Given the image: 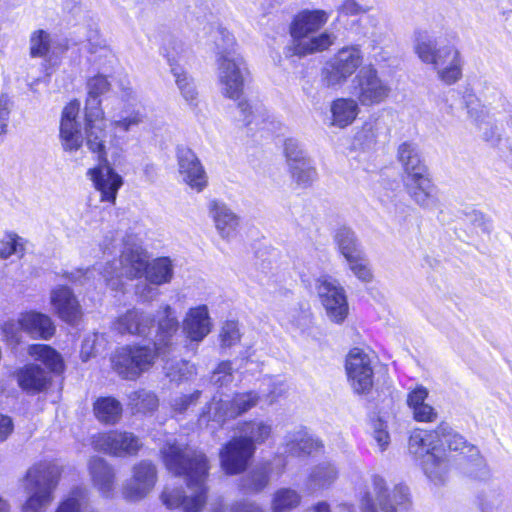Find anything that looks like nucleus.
Instances as JSON below:
<instances>
[{
    "label": "nucleus",
    "mask_w": 512,
    "mask_h": 512,
    "mask_svg": "<svg viewBox=\"0 0 512 512\" xmlns=\"http://www.w3.org/2000/svg\"><path fill=\"white\" fill-rule=\"evenodd\" d=\"M166 468L186 480L187 494L181 487L166 484L160 494L162 504L170 510L201 512L207 503L209 464L206 456L191 447L177 443H166L161 449Z\"/></svg>",
    "instance_id": "obj_1"
},
{
    "label": "nucleus",
    "mask_w": 512,
    "mask_h": 512,
    "mask_svg": "<svg viewBox=\"0 0 512 512\" xmlns=\"http://www.w3.org/2000/svg\"><path fill=\"white\" fill-rule=\"evenodd\" d=\"M158 329L154 348L141 345H127L117 349L112 357L113 370L122 378L137 379L148 371L157 355H165L173 345V337L178 331L179 322L175 310L169 304H163L157 311Z\"/></svg>",
    "instance_id": "obj_2"
},
{
    "label": "nucleus",
    "mask_w": 512,
    "mask_h": 512,
    "mask_svg": "<svg viewBox=\"0 0 512 512\" xmlns=\"http://www.w3.org/2000/svg\"><path fill=\"white\" fill-rule=\"evenodd\" d=\"M146 115L141 110H124L118 117L107 123L103 109L91 107L85 112L84 132L88 149L105 160L110 155L114 160L123 151L124 138L118 132H129L144 123Z\"/></svg>",
    "instance_id": "obj_3"
},
{
    "label": "nucleus",
    "mask_w": 512,
    "mask_h": 512,
    "mask_svg": "<svg viewBox=\"0 0 512 512\" xmlns=\"http://www.w3.org/2000/svg\"><path fill=\"white\" fill-rule=\"evenodd\" d=\"M326 12L321 10L302 11L290 25L291 43L287 47L288 56H306L329 48L335 37L323 32L316 34L327 22Z\"/></svg>",
    "instance_id": "obj_4"
},
{
    "label": "nucleus",
    "mask_w": 512,
    "mask_h": 512,
    "mask_svg": "<svg viewBox=\"0 0 512 512\" xmlns=\"http://www.w3.org/2000/svg\"><path fill=\"white\" fill-rule=\"evenodd\" d=\"M62 474V467L56 461H44L31 467L26 475L25 492L28 495L23 512H46L54 497Z\"/></svg>",
    "instance_id": "obj_5"
},
{
    "label": "nucleus",
    "mask_w": 512,
    "mask_h": 512,
    "mask_svg": "<svg viewBox=\"0 0 512 512\" xmlns=\"http://www.w3.org/2000/svg\"><path fill=\"white\" fill-rule=\"evenodd\" d=\"M441 430H414L409 439V451L420 461L425 474L442 481L449 470L451 458L440 446Z\"/></svg>",
    "instance_id": "obj_6"
},
{
    "label": "nucleus",
    "mask_w": 512,
    "mask_h": 512,
    "mask_svg": "<svg viewBox=\"0 0 512 512\" xmlns=\"http://www.w3.org/2000/svg\"><path fill=\"white\" fill-rule=\"evenodd\" d=\"M148 253L138 239L127 235L124 238V249L120 257V268L114 263H107L100 270V275L105 283L112 289H116L119 285L121 277L137 278L145 273L148 265Z\"/></svg>",
    "instance_id": "obj_7"
},
{
    "label": "nucleus",
    "mask_w": 512,
    "mask_h": 512,
    "mask_svg": "<svg viewBox=\"0 0 512 512\" xmlns=\"http://www.w3.org/2000/svg\"><path fill=\"white\" fill-rule=\"evenodd\" d=\"M217 79L223 96L238 100L243 92L247 68L242 56L235 51L219 52L216 59Z\"/></svg>",
    "instance_id": "obj_8"
},
{
    "label": "nucleus",
    "mask_w": 512,
    "mask_h": 512,
    "mask_svg": "<svg viewBox=\"0 0 512 512\" xmlns=\"http://www.w3.org/2000/svg\"><path fill=\"white\" fill-rule=\"evenodd\" d=\"M2 332L8 341L15 343L20 341L22 332L32 338L46 340L54 335L55 326L48 315L28 310L20 312L16 318L6 321L2 325Z\"/></svg>",
    "instance_id": "obj_9"
},
{
    "label": "nucleus",
    "mask_w": 512,
    "mask_h": 512,
    "mask_svg": "<svg viewBox=\"0 0 512 512\" xmlns=\"http://www.w3.org/2000/svg\"><path fill=\"white\" fill-rule=\"evenodd\" d=\"M260 400L261 395L252 390L237 392L230 400L225 401L214 396L201 417L217 423H223L226 420L236 419L249 412L259 404Z\"/></svg>",
    "instance_id": "obj_10"
},
{
    "label": "nucleus",
    "mask_w": 512,
    "mask_h": 512,
    "mask_svg": "<svg viewBox=\"0 0 512 512\" xmlns=\"http://www.w3.org/2000/svg\"><path fill=\"white\" fill-rule=\"evenodd\" d=\"M315 291L327 318L341 324L349 314V305L344 288L337 280L323 275L315 280Z\"/></svg>",
    "instance_id": "obj_11"
},
{
    "label": "nucleus",
    "mask_w": 512,
    "mask_h": 512,
    "mask_svg": "<svg viewBox=\"0 0 512 512\" xmlns=\"http://www.w3.org/2000/svg\"><path fill=\"white\" fill-rule=\"evenodd\" d=\"M363 62V54L358 46L340 49L322 71V81L327 87H338L352 76Z\"/></svg>",
    "instance_id": "obj_12"
},
{
    "label": "nucleus",
    "mask_w": 512,
    "mask_h": 512,
    "mask_svg": "<svg viewBox=\"0 0 512 512\" xmlns=\"http://www.w3.org/2000/svg\"><path fill=\"white\" fill-rule=\"evenodd\" d=\"M354 94L362 106H374L384 102L391 93L389 84L380 78L371 65L360 69L353 79Z\"/></svg>",
    "instance_id": "obj_13"
},
{
    "label": "nucleus",
    "mask_w": 512,
    "mask_h": 512,
    "mask_svg": "<svg viewBox=\"0 0 512 512\" xmlns=\"http://www.w3.org/2000/svg\"><path fill=\"white\" fill-rule=\"evenodd\" d=\"M345 371L348 382L357 394H367L374 384L373 358L370 353L355 347L345 359Z\"/></svg>",
    "instance_id": "obj_14"
},
{
    "label": "nucleus",
    "mask_w": 512,
    "mask_h": 512,
    "mask_svg": "<svg viewBox=\"0 0 512 512\" xmlns=\"http://www.w3.org/2000/svg\"><path fill=\"white\" fill-rule=\"evenodd\" d=\"M183 46L175 40H168L162 47V54L167 59L170 71L184 101L195 107L198 104V91L193 78L185 71L183 61Z\"/></svg>",
    "instance_id": "obj_15"
},
{
    "label": "nucleus",
    "mask_w": 512,
    "mask_h": 512,
    "mask_svg": "<svg viewBox=\"0 0 512 512\" xmlns=\"http://www.w3.org/2000/svg\"><path fill=\"white\" fill-rule=\"evenodd\" d=\"M79 111L80 102L78 100L68 103L62 111L59 137L61 146L67 153H75L83 146L84 138L77 121Z\"/></svg>",
    "instance_id": "obj_16"
},
{
    "label": "nucleus",
    "mask_w": 512,
    "mask_h": 512,
    "mask_svg": "<svg viewBox=\"0 0 512 512\" xmlns=\"http://www.w3.org/2000/svg\"><path fill=\"white\" fill-rule=\"evenodd\" d=\"M157 482L156 467L148 461L136 464L132 476L123 488V495L129 501H139L153 490Z\"/></svg>",
    "instance_id": "obj_17"
},
{
    "label": "nucleus",
    "mask_w": 512,
    "mask_h": 512,
    "mask_svg": "<svg viewBox=\"0 0 512 512\" xmlns=\"http://www.w3.org/2000/svg\"><path fill=\"white\" fill-rule=\"evenodd\" d=\"M255 451L238 436L233 437L220 450L219 458L222 470L229 475L244 472Z\"/></svg>",
    "instance_id": "obj_18"
},
{
    "label": "nucleus",
    "mask_w": 512,
    "mask_h": 512,
    "mask_svg": "<svg viewBox=\"0 0 512 512\" xmlns=\"http://www.w3.org/2000/svg\"><path fill=\"white\" fill-rule=\"evenodd\" d=\"M99 162V165L89 169L87 174L96 190L100 192L101 201L115 203L117 192L123 185V179L111 167L108 158Z\"/></svg>",
    "instance_id": "obj_19"
},
{
    "label": "nucleus",
    "mask_w": 512,
    "mask_h": 512,
    "mask_svg": "<svg viewBox=\"0 0 512 512\" xmlns=\"http://www.w3.org/2000/svg\"><path fill=\"white\" fill-rule=\"evenodd\" d=\"M178 172L191 189L202 191L207 185L206 172L197 155L188 147H179L177 150Z\"/></svg>",
    "instance_id": "obj_20"
},
{
    "label": "nucleus",
    "mask_w": 512,
    "mask_h": 512,
    "mask_svg": "<svg viewBox=\"0 0 512 512\" xmlns=\"http://www.w3.org/2000/svg\"><path fill=\"white\" fill-rule=\"evenodd\" d=\"M373 486L377 504L383 512H399L408 509L410 498L406 486L400 484L389 490L385 479L379 475L373 477Z\"/></svg>",
    "instance_id": "obj_21"
},
{
    "label": "nucleus",
    "mask_w": 512,
    "mask_h": 512,
    "mask_svg": "<svg viewBox=\"0 0 512 512\" xmlns=\"http://www.w3.org/2000/svg\"><path fill=\"white\" fill-rule=\"evenodd\" d=\"M93 443L97 450L115 456L135 454L142 446L132 433L119 431L99 434Z\"/></svg>",
    "instance_id": "obj_22"
},
{
    "label": "nucleus",
    "mask_w": 512,
    "mask_h": 512,
    "mask_svg": "<svg viewBox=\"0 0 512 512\" xmlns=\"http://www.w3.org/2000/svg\"><path fill=\"white\" fill-rule=\"evenodd\" d=\"M404 187L409 197L420 207L425 209L436 207L437 189L427 171L404 177Z\"/></svg>",
    "instance_id": "obj_23"
},
{
    "label": "nucleus",
    "mask_w": 512,
    "mask_h": 512,
    "mask_svg": "<svg viewBox=\"0 0 512 512\" xmlns=\"http://www.w3.org/2000/svg\"><path fill=\"white\" fill-rule=\"evenodd\" d=\"M212 320L206 305L191 307L182 321V332L191 342H201L212 330Z\"/></svg>",
    "instance_id": "obj_24"
},
{
    "label": "nucleus",
    "mask_w": 512,
    "mask_h": 512,
    "mask_svg": "<svg viewBox=\"0 0 512 512\" xmlns=\"http://www.w3.org/2000/svg\"><path fill=\"white\" fill-rule=\"evenodd\" d=\"M50 304L53 311L65 322L74 324L82 316L80 304L72 292L66 286H57L50 292Z\"/></svg>",
    "instance_id": "obj_25"
},
{
    "label": "nucleus",
    "mask_w": 512,
    "mask_h": 512,
    "mask_svg": "<svg viewBox=\"0 0 512 512\" xmlns=\"http://www.w3.org/2000/svg\"><path fill=\"white\" fill-rule=\"evenodd\" d=\"M238 436L246 444L250 445L254 451L258 445L265 444L274 435V429L271 421L261 418H254L238 423Z\"/></svg>",
    "instance_id": "obj_26"
},
{
    "label": "nucleus",
    "mask_w": 512,
    "mask_h": 512,
    "mask_svg": "<svg viewBox=\"0 0 512 512\" xmlns=\"http://www.w3.org/2000/svg\"><path fill=\"white\" fill-rule=\"evenodd\" d=\"M209 213L222 239L229 240L236 235L240 218L227 205L214 201L210 204Z\"/></svg>",
    "instance_id": "obj_27"
},
{
    "label": "nucleus",
    "mask_w": 512,
    "mask_h": 512,
    "mask_svg": "<svg viewBox=\"0 0 512 512\" xmlns=\"http://www.w3.org/2000/svg\"><path fill=\"white\" fill-rule=\"evenodd\" d=\"M152 319L143 315L137 309L127 310L113 322V329L119 334L144 336L152 325Z\"/></svg>",
    "instance_id": "obj_28"
},
{
    "label": "nucleus",
    "mask_w": 512,
    "mask_h": 512,
    "mask_svg": "<svg viewBox=\"0 0 512 512\" xmlns=\"http://www.w3.org/2000/svg\"><path fill=\"white\" fill-rule=\"evenodd\" d=\"M418 57L427 64H432L434 69L443 66L460 55L459 50L452 45H445L438 49L430 41H421L415 47Z\"/></svg>",
    "instance_id": "obj_29"
},
{
    "label": "nucleus",
    "mask_w": 512,
    "mask_h": 512,
    "mask_svg": "<svg viewBox=\"0 0 512 512\" xmlns=\"http://www.w3.org/2000/svg\"><path fill=\"white\" fill-rule=\"evenodd\" d=\"M18 385L28 393H38L45 390L50 378L48 374L38 365L29 364L16 372Z\"/></svg>",
    "instance_id": "obj_30"
},
{
    "label": "nucleus",
    "mask_w": 512,
    "mask_h": 512,
    "mask_svg": "<svg viewBox=\"0 0 512 512\" xmlns=\"http://www.w3.org/2000/svg\"><path fill=\"white\" fill-rule=\"evenodd\" d=\"M330 113L331 125L345 128L351 125L360 113L359 102L352 98H337L330 104Z\"/></svg>",
    "instance_id": "obj_31"
},
{
    "label": "nucleus",
    "mask_w": 512,
    "mask_h": 512,
    "mask_svg": "<svg viewBox=\"0 0 512 512\" xmlns=\"http://www.w3.org/2000/svg\"><path fill=\"white\" fill-rule=\"evenodd\" d=\"M92 481L97 490L104 497H109L114 489V472L107 463L100 458H94L89 464Z\"/></svg>",
    "instance_id": "obj_32"
},
{
    "label": "nucleus",
    "mask_w": 512,
    "mask_h": 512,
    "mask_svg": "<svg viewBox=\"0 0 512 512\" xmlns=\"http://www.w3.org/2000/svg\"><path fill=\"white\" fill-rule=\"evenodd\" d=\"M397 158L404 170V177L427 171V167L421 160L418 148L414 143H401L397 149Z\"/></svg>",
    "instance_id": "obj_33"
},
{
    "label": "nucleus",
    "mask_w": 512,
    "mask_h": 512,
    "mask_svg": "<svg viewBox=\"0 0 512 512\" xmlns=\"http://www.w3.org/2000/svg\"><path fill=\"white\" fill-rule=\"evenodd\" d=\"M286 446L290 453L295 455H309L321 447V443L308 435L302 429L289 432L286 435Z\"/></svg>",
    "instance_id": "obj_34"
},
{
    "label": "nucleus",
    "mask_w": 512,
    "mask_h": 512,
    "mask_svg": "<svg viewBox=\"0 0 512 512\" xmlns=\"http://www.w3.org/2000/svg\"><path fill=\"white\" fill-rule=\"evenodd\" d=\"M174 274V265L170 258L159 257L148 262L145 277L146 279L155 285H162L169 283Z\"/></svg>",
    "instance_id": "obj_35"
},
{
    "label": "nucleus",
    "mask_w": 512,
    "mask_h": 512,
    "mask_svg": "<svg viewBox=\"0 0 512 512\" xmlns=\"http://www.w3.org/2000/svg\"><path fill=\"white\" fill-rule=\"evenodd\" d=\"M334 240L338 252L346 261L364 253L356 234L349 228H340L336 232Z\"/></svg>",
    "instance_id": "obj_36"
},
{
    "label": "nucleus",
    "mask_w": 512,
    "mask_h": 512,
    "mask_svg": "<svg viewBox=\"0 0 512 512\" xmlns=\"http://www.w3.org/2000/svg\"><path fill=\"white\" fill-rule=\"evenodd\" d=\"M337 470L331 464L317 466L307 480L310 493L329 487L337 478Z\"/></svg>",
    "instance_id": "obj_37"
},
{
    "label": "nucleus",
    "mask_w": 512,
    "mask_h": 512,
    "mask_svg": "<svg viewBox=\"0 0 512 512\" xmlns=\"http://www.w3.org/2000/svg\"><path fill=\"white\" fill-rule=\"evenodd\" d=\"M440 432V446L447 445L450 452L465 453L470 452L471 456H477L478 451L473 446L469 445L467 441L447 426L440 425L438 427Z\"/></svg>",
    "instance_id": "obj_38"
},
{
    "label": "nucleus",
    "mask_w": 512,
    "mask_h": 512,
    "mask_svg": "<svg viewBox=\"0 0 512 512\" xmlns=\"http://www.w3.org/2000/svg\"><path fill=\"white\" fill-rule=\"evenodd\" d=\"M301 503V495L291 488H280L274 492L271 499L272 512H291Z\"/></svg>",
    "instance_id": "obj_39"
},
{
    "label": "nucleus",
    "mask_w": 512,
    "mask_h": 512,
    "mask_svg": "<svg viewBox=\"0 0 512 512\" xmlns=\"http://www.w3.org/2000/svg\"><path fill=\"white\" fill-rule=\"evenodd\" d=\"M291 181L299 188L310 187L318 178L317 169L311 159L288 168Z\"/></svg>",
    "instance_id": "obj_40"
},
{
    "label": "nucleus",
    "mask_w": 512,
    "mask_h": 512,
    "mask_svg": "<svg viewBox=\"0 0 512 512\" xmlns=\"http://www.w3.org/2000/svg\"><path fill=\"white\" fill-rule=\"evenodd\" d=\"M110 89V83L103 75H97L90 78L87 82V99L85 103V112H89L91 107L101 108V100L99 97Z\"/></svg>",
    "instance_id": "obj_41"
},
{
    "label": "nucleus",
    "mask_w": 512,
    "mask_h": 512,
    "mask_svg": "<svg viewBox=\"0 0 512 512\" xmlns=\"http://www.w3.org/2000/svg\"><path fill=\"white\" fill-rule=\"evenodd\" d=\"M94 412L99 421L115 423L121 416L122 408L116 399L104 397L94 403Z\"/></svg>",
    "instance_id": "obj_42"
},
{
    "label": "nucleus",
    "mask_w": 512,
    "mask_h": 512,
    "mask_svg": "<svg viewBox=\"0 0 512 512\" xmlns=\"http://www.w3.org/2000/svg\"><path fill=\"white\" fill-rule=\"evenodd\" d=\"M28 352L36 360L43 362L51 371L61 372L63 370L61 356L50 346L40 344L31 345Z\"/></svg>",
    "instance_id": "obj_43"
},
{
    "label": "nucleus",
    "mask_w": 512,
    "mask_h": 512,
    "mask_svg": "<svg viewBox=\"0 0 512 512\" xmlns=\"http://www.w3.org/2000/svg\"><path fill=\"white\" fill-rule=\"evenodd\" d=\"M25 252V240L15 233H7L0 240V258L5 260L12 255L22 257Z\"/></svg>",
    "instance_id": "obj_44"
},
{
    "label": "nucleus",
    "mask_w": 512,
    "mask_h": 512,
    "mask_svg": "<svg viewBox=\"0 0 512 512\" xmlns=\"http://www.w3.org/2000/svg\"><path fill=\"white\" fill-rule=\"evenodd\" d=\"M349 270L352 274L363 283H370L373 281L374 274L365 253L355 256L346 261Z\"/></svg>",
    "instance_id": "obj_45"
},
{
    "label": "nucleus",
    "mask_w": 512,
    "mask_h": 512,
    "mask_svg": "<svg viewBox=\"0 0 512 512\" xmlns=\"http://www.w3.org/2000/svg\"><path fill=\"white\" fill-rule=\"evenodd\" d=\"M462 58L461 54L456 59L446 62L436 70L438 78L446 85L456 83L462 77Z\"/></svg>",
    "instance_id": "obj_46"
},
{
    "label": "nucleus",
    "mask_w": 512,
    "mask_h": 512,
    "mask_svg": "<svg viewBox=\"0 0 512 512\" xmlns=\"http://www.w3.org/2000/svg\"><path fill=\"white\" fill-rule=\"evenodd\" d=\"M86 498L85 490L73 489L70 494L62 500L55 512H80Z\"/></svg>",
    "instance_id": "obj_47"
},
{
    "label": "nucleus",
    "mask_w": 512,
    "mask_h": 512,
    "mask_svg": "<svg viewBox=\"0 0 512 512\" xmlns=\"http://www.w3.org/2000/svg\"><path fill=\"white\" fill-rule=\"evenodd\" d=\"M284 154L288 168L310 159L300 147L299 143L294 139H287L285 141Z\"/></svg>",
    "instance_id": "obj_48"
},
{
    "label": "nucleus",
    "mask_w": 512,
    "mask_h": 512,
    "mask_svg": "<svg viewBox=\"0 0 512 512\" xmlns=\"http://www.w3.org/2000/svg\"><path fill=\"white\" fill-rule=\"evenodd\" d=\"M50 48V36L43 30L32 33L30 38V54L33 57H44Z\"/></svg>",
    "instance_id": "obj_49"
},
{
    "label": "nucleus",
    "mask_w": 512,
    "mask_h": 512,
    "mask_svg": "<svg viewBox=\"0 0 512 512\" xmlns=\"http://www.w3.org/2000/svg\"><path fill=\"white\" fill-rule=\"evenodd\" d=\"M241 334L238 323L235 321H227L223 324L220 331V339L222 345L230 347L240 341Z\"/></svg>",
    "instance_id": "obj_50"
},
{
    "label": "nucleus",
    "mask_w": 512,
    "mask_h": 512,
    "mask_svg": "<svg viewBox=\"0 0 512 512\" xmlns=\"http://www.w3.org/2000/svg\"><path fill=\"white\" fill-rule=\"evenodd\" d=\"M133 395L132 400L135 401V406L140 412L153 411L158 406V399L152 392L143 390L135 392Z\"/></svg>",
    "instance_id": "obj_51"
},
{
    "label": "nucleus",
    "mask_w": 512,
    "mask_h": 512,
    "mask_svg": "<svg viewBox=\"0 0 512 512\" xmlns=\"http://www.w3.org/2000/svg\"><path fill=\"white\" fill-rule=\"evenodd\" d=\"M164 370L166 376L172 381H180L188 374H192V366L186 361H179L175 365L172 362L167 361L164 366Z\"/></svg>",
    "instance_id": "obj_52"
},
{
    "label": "nucleus",
    "mask_w": 512,
    "mask_h": 512,
    "mask_svg": "<svg viewBox=\"0 0 512 512\" xmlns=\"http://www.w3.org/2000/svg\"><path fill=\"white\" fill-rule=\"evenodd\" d=\"M238 114L235 117L236 121L239 122L243 126H249L253 123L257 122L258 114L257 109H255L250 103L247 101H240L237 105Z\"/></svg>",
    "instance_id": "obj_53"
},
{
    "label": "nucleus",
    "mask_w": 512,
    "mask_h": 512,
    "mask_svg": "<svg viewBox=\"0 0 512 512\" xmlns=\"http://www.w3.org/2000/svg\"><path fill=\"white\" fill-rule=\"evenodd\" d=\"M234 377L229 362H221L213 371L211 381L218 386H227L232 383Z\"/></svg>",
    "instance_id": "obj_54"
},
{
    "label": "nucleus",
    "mask_w": 512,
    "mask_h": 512,
    "mask_svg": "<svg viewBox=\"0 0 512 512\" xmlns=\"http://www.w3.org/2000/svg\"><path fill=\"white\" fill-rule=\"evenodd\" d=\"M356 143L363 149H371L377 141V131L371 124H365L356 134Z\"/></svg>",
    "instance_id": "obj_55"
},
{
    "label": "nucleus",
    "mask_w": 512,
    "mask_h": 512,
    "mask_svg": "<svg viewBox=\"0 0 512 512\" xmlns=\"http://www.w3.org/2000/svg\"><path fill=\"white\" fill-rule=\"evenodd\" d=\"M272 468L270 464H265L261 468L253 472L251 476V489L254 491H261L270 482Z\"/></svg>",
    "instance_id": "obj_56"
},
{
    "label": "nucleus",
    "mask_w": 512,
    "mask_h": 512,
    "mask_svg": "<svg viewBox=\"0 0 512 512\" xmlns=\"http://www.w3.org/2000/svg\"><path fill=\"white\" fill-rule=\"evenodd\" d=\"M429 392L423 386H417L412 391L409 392L407 396V404L409 408L414 411L418 407L424 405L426 403V399L428 398Z\"/></svg>",
    "instance_id": "obj_57"
},
{
    "label": "nucleus",
    "mask_w": 512,
    "mask_h": 512,
    "mask_svg": "<svg viewBox=\"0 0 512 512\" xmlns=\"http://www.w3.org/2000/svg\"><path fill=\"white\" fill-rule=\"evenodd\" d=\"M412 412L414 419L418 422H433L437 418V412L428 403H425Z\"/></svg>",
    "instance_id": "obj_58"
},
{
    "label": "nucleus",
    "mask_w": 512,
    "mask_h": 512,
    "mask_svg": "<svg viewBox=\"0 0 512 512\" xmlns=\"http://www.w3.org/2000/svg\"><path fill=\"white\" fill-rule=\"evenodd\" d=\"M215 512H263V509L255 503H242L221 507L216 509Z\"/></svg>",
    "instance_id": "obj_59"
},
{
    "label": "nucleus",
    "mask_w": 512,
    "mask_h": 512,
    "mask_svg": "<svg viewBox=\"0 0 512 512\" xmlns=\"http://www.w3.org/2000/svg\"><path fill=\"white\" fill-rule=\"evenodd\" d=\"M374 439L378 443L379 447L384 450L389 445V434L386 430V426L382 422H377L374 425Z\"/></svg>",
    "instance_id": "obj_60"
},
{
    "label": "nucleus",
    "mask_w": 512,
    "mask_h": 512,
    "mask_svg": "<svg viewBox=\"0 0 512 512\" xmlns=\"http://www.w3.org/2000/svg\"><path fill=\"white\" fill-rule=\"evenodd\" d=\"M96 341V334L89 335L84 339L81 346V358L83 361H87L90 357H92L95 354Z\"/></svg>",
    "instance_id": "obj_61"
},
{
    "label": "nucleus",
    "mask_w": 512,
    "mask_h": 512,
    "mask_svg": "<svg viewBox=\"0 0 512 512\" xmlns=\"http://www.w3.org/2000/svg\"><path fill=\"white\" fill-rule=\"evenodd\" d=\"M203 30H204L205 34H212V33L220 34L223 37V40L227 44V46H231L234 44V38L229 33V31L219 27L218 25H216L215 22H209L207 26H204Z\"/></svg>",
    "instance_id": "obj_62"
},
{
    "label": "nucleus",
    "mask_w": 512,
    "mask_h": 512,
    "mask_svg": "<svg viewBox=\"0 0 512 512\" xmlns=\"http://www.w3.org/2000/svg\"><path fill=\"white\" fill-rule=\"evenodd\" d=\"M9 113V99L7 96L2 95L0 96V136L6 131Z\"/></svg>",
    "instance_id": "obj_63"
},
{
    "label": "nucleus",
    "mask_w": 512,
    "mask_h": 512,
    "mask_svg": "<svg viewBox=\"0 0 512 512\" xmlns=\"http://www.w3.org/2000/svg\"><path fill=\"white\" fill-rule=\"evenodd\" d=\"M200 392L196 391L190 395H183L174 401V408L180 412L186 410L188 406L197 401L199 398Z\"/></svg>",
    "instance_id": "obj_64"
}]
</instances>
